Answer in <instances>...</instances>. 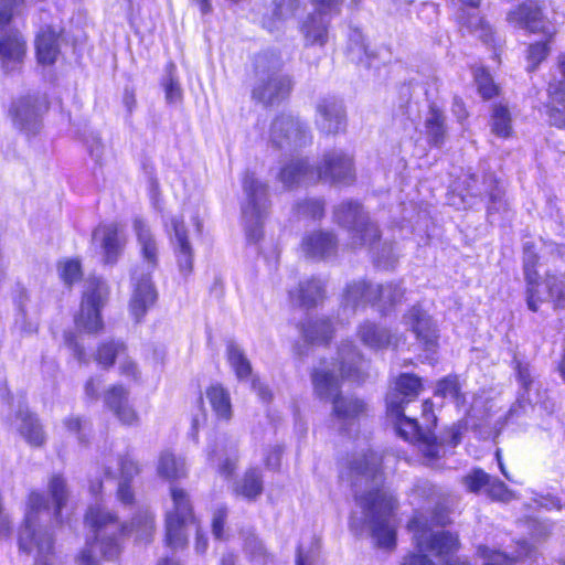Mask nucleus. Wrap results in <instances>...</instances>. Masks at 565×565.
I'll return each mask as SVG.
<instances>
[{"instance_id":"1","label":"nucleus","mask_w":565,"mask_h":565,"mask_svg":"<svg viewBox=\"0 0 565 565\" xmlns=\"http://www.w3.org/2000/svg\"><path fill=\"white\" fill-rule=\"evenodd\" d=\"M381 458L370 451L361 454L349 461L347 471L342 473L354 489L355 500L362 508L364 521L372 529V534L379 546L392 548L395 546V529L390 523L388 515L396 508V499L380 489L382 473Z\"/></svg>"},{"instance_id":"2","label":"nucleus","mask_w":565,"mask_h":565,"mask_svg":"<svg viewBox=\"0 0 565 565\" xmlns=\"http://www.w3.org/2000/svg\"><path fill=\"white\" fill-rule=\"evenodd\" d=\"M364 361L352 342H344L338 350L337 363L331 365L321 362L311 374L313 392L323 401L332 403V416L342 428L366 413V404L354 396H343L340 392V380L360 381L364 377Z\"/></svg>"},{"instance_id":"3","label":"nucleus","mask_w":565,"mask_h":565,"mask_svg":"<svg viewBox=\"0 0 565 565\" xmlns=\"http://www.w3.org/2000/svg\"><path fill=\"white\" fill-rule=\"evenodd\" d=\"M86 523L94 532V542H88L82 551L78 565H99L97 551L106 558H114L120 553V537L135 535L137 541L148 542L154 533V516L148 510L139 511L129 526L119 523L116 515L102 507L92 505L86 515Z\"/></svg>"},{"instance_id":"4","label":"nucleus","mask_w":565,"mask_h":565,"mask_svg":"<svg viewBox=\"0 0 565 565\" xmlns=\"http://www.w3.org/2000/svg\"><path fill=\"white\" fill-rule=\"evenodd\" d=\"M50 509L45 498L39 492L29 497L25 519L19 530L18 543L22 552L35 555L34 565H52L54 541L43 522L50 519Z\"/></svg>"},{"instance_id":"5","label":"nucleus","mask_w":565,"mask_h":565,"mask_svg":"<svg viewBox=\"0 0 565 565\" xmlns=\"http://www.w3.org/2000/svg\"><path fill=\"white\" fill-rule=\"evenodd\" d=\"M132 227L142 260L145 262L146 269L148 270L146 275L140 274V277L137 271L134 274V278L137 282L129 308L136 321H139L157 299V291L150 280L149 274L158 267L159 247L149 225L142 218H135Z\"/></svg>"},{"instance_id":"6","label":"nucleus","mask_w":565,"mask_h":565,"mask_svg":"<svg viewBox=\"0 0 565 565\" xmlns=\"http://www.w3.org/2000/svg\"><path fill=\"white\" fill-rule=\"evenodd\" d=\"M407 529L413 533L415 551L406 554L401 565H435L425 554L430 552L435 556L448 555L459 547L458 537L449 532H435L428 524V519L418 513L409 521Z\"/></svg>"},{"instance_id":"7","label":"nucleus","mask_w":565,"mask_h":565,"mask_svg":"<svg viewBox=\"0 0 565 565\" xmlns=\"http://www.w3.org/2000/svg\"><path fill=\"white\" fill-rule=\"evenodd\" d=\"M281 60L275 54H259L255 61L258 82L253 89L254 99L273 105L284 99L291 89V81L280 73Z\"/></svg>"},{"instance_id":"8","label":"nucleus","mask_w":565,"mask_h":565,"mask_svg":"<svg viewBox=\"0 0 565 565\" xmlns=\"http://www.w3.org/2000/svg\"><path fill=\"white\" fill-rule=\"evenodd\" d=\"M243 190L246 200L242 214L246 235L248 239L257 242L263 235L262 227L269 206L267 185L254 173L246 172L243 179Z\"/></svg>"},{"instance_id":"9","label":"nucleus","mask_w":565,"mask_h":565,"mask_svg":"<svg viewBox=\"0 0 565 565\" xmlns=\"http://www.w3.org/2000/svg\"><path fill=\"white\" fill-rule=\"evenodd\" d=\"M333 217L340 226L349 231L353 248L372 246L380 238L377 226L370 221L358 202L340 203L334 209Z\"/></svg>"},{"instance_id":"10","label":"nucleus","mask_w":565,"mask_h":565,"mask_svg":"<svg viewBox=\"0 0 565 565\" xmlns=\"http://www.w3.org/2000/svg\"><path fill=\"white\" fill-rule=\"evenodd\" d=\"M108 297V288L99 278L89 279L83 295L81 310L75 317L76 328L87 333H97L103 329L100 309Z\"/></svg>"},{"instance_id":"11","label":"nucleus","mask_w":565,"mask_h":565,"mask_svg":"<svg viewBox=\"0 0 565 565\" xmlns=\"http://www.w3.org/2000/svg\"><path fill=\"white\" fill-rule=\"evenodd\" d=\"M173 507L167 512L166 544L172 550L182 548L188 542L185 525L192 521V505L188 493L179 488H171Z\"/></svg>"},{"instance_id":"12","label":"nucleus","mask_w":565,"mask_h":565,"mask_svg":"<svg viewBox=\"0 0 565 565\" xmlns=\"http://www.w3.org/2000/svg\"><path fill=\"white\" fill-rule=\"evenodd\" d=\"M315 170V180L331 183H348L354 179L352 158L341 150L326 152Z\"/></svg>"},{"instance_id":"13","label":"nucleus","mask_w":565,"mask_h":565,"mask_svg":"<svg viewBox=\"0 0 565 565\" xmlns=\"http://www.w3.org/2000/svg\"><path fill=\"white\" fill-rule=\"evenodd\" d=\"M45 109L38 96L24 95L14 99L9 109L13 125L26 134H35L41 127V116Z\"/></svg>"},{"instance_id":"14","label":"nucleus","mask_w":565,"mask_h":565,"mask_svg":"<svg viewBox=\"0 0 565 565\" xmlns=\"http://www.w3.org/2000/svg\"><path fill=\"white\" fill-rule=\"evenodd\" d=\"M423 390L422 379L412 373L399 374L392 383V390L387 394V412L392 416H399L402 409L415 401Z\"/></svg>"},{"instance_id":"15","label":"nucleus","mask_w":565,"mask_h":565,"mask_svg":"<svg viewBox=\"0 0 565 565\" xmlns=\"http://www.w3.org/2000/svg\"><path fill=\"white\" fill-rule=\"evenodd\" d=\"M532 243L527 242L524 245V257H523V271L524 279L526 282L525 296L527 308L536 312L540 306L550 300L545 281L543 285L539 281V274L535 269L537 264V256L534 252Z\"/></svg>"},{"instance_id":"16","label":"nucleus","mask_w":565,"mask_h":565,"mask_svg":"<svg viewBox=\"0 0 565 565\" xmlns=\"http://www.w3.org/2000/svg\"><path fill=\"white\" fill-rule=\"evenodd\" d=\"M270 141L279 149H292L306 142V130L292 116L282 115L271 124Z\"/></svg>"},{"instance_id":"17","label":"nucleus","mask_w":565,"mask_h":565,"mask_svg":"<svg viewBox=\"0 0 565 565\" xmlns=\"http://www.w3.org/2000/svg\"><path fill=\"white\" fill-rule=\"evenodd\" d=\"M507 20L513 26L527 30L532 33L543 32L545 34H552L540 7L533 0H526L516 9L511 10L507 15Z\"/></svg>"},{"instance_id":"18","label":"nucleus","mask_w":565,"mask_h":565,"mask_svg":"<svg viewBox=\"0 0 565 565\" xmlns=\"http://www.w3.org/2000/svg\"><path fill=\"white\" fill-rule=\"evenodd\" d=\"M172 244L179 270L182 275L188 276L193 269V249L188 239L186 228L182 217L173 216L170 220Z\"/></svg>"},{"instance_id":"19","label":"nucleus","mask_w":565,"mask_h":565,"mask_svg":"<svg viewBox=\"0 0 565 565\" xmlns=\"http://www.w3.org/2000/svg\"><path fill=\"white\" fill-rule=\"evenodd\" d=\"M26 53V43L17 30H8L0 36V60L6 72L20 67Z\"/></svg>"},{"instance_id":"20","label":"nucleus","mask_w":565,"mask_h":565,"mask_svg":"<svg viewBox=\"0 0 565 565\" xmlns=\"http://www.w3.org/2000/svg\"><path fill=\"white\" fill-rule=\"evenodd\" d=\"M104 401L117 419L128 426L139 423V416L129 403V392L121 385H114L105 392Z\"/></svg>"},{"instance_id":"21","label":"nucleus","mask_w":565,"mask_h":565,"mask_svg":"<svg viewBox=\"0 0 565 565\" xmlns=\"http://www.w3.org/2000/svg\"><path fill=\"white\" fill-rule=\"evenodd\" d=\"M209 460L217 461V471L225 478H231L236 470L238 456L237 446L226 437H220L209 446Z\"/></svg>"},{"instance_id":"22","label":"nucleus","mask_w":565,"mask_h":565,"mask_svg":"<svg viewBox=\"0 0 565 565\" xmlns=\"http://www.w3.org/2000/svg\"><path fill=\"white\" fill-rule=\"evenodd\" d=\"M405 409H402L399 416H394L397 419V433L405 440L415 443L422 441L424 445L423 452L429 459H436L439 457V447L433 443L431 436L422 431L417 424L416 418L406 416Z\"/></svg>"},{"instance_id":"23","label":"nucleus","mask_w":565,"mask_h":565,"mask_svg":"<svg viewBox=\"0 0 565 565\" xmlns=\"http://www.w3.org/2000/svg\"><path fill=\"white\" fill-rule=\"evenodd\" d=\"M403 321L425 348L428 349L435 345L437 341L435 326L430 317L419 307H412L407 313L404 315Z\"/></svg>"},{"instance_id":"24","label":"nucleus","mask_w":565,"mask_h":565,"mask_svg":"<svg viewBox=\"0 0 565 565\" xmlns=\"http://www.w3.org/2000/svg\"><path fill=\"white\" fill-rule=\"evenodd\" d=\"M558 70L564 79L550 84V122L558 128H565V52L558 56Z\"/></svg>"},{"instance_id":"25","label":"nucleus","mask_w":565,"mask_h":565,"mask_svg":"<svg viewBox=\"0 0 565 565\" xmlns=\"http://www.w3.org/2000/svg\"><path fill=\"white\" fill-rule=\"evenodd\" d=\"M93 241L100 244L108 263L117 260L126 244V238L116 223L96 227L93 232Z\"/></svg>"},{"instance_id":"26","label":"nucleus","mask_w":565,"mask_h":565,"mask_svg":"<svg viewBox=\"0 0 565 565\" xmlns=\"http://www.w3.org/2000/svg\"><path fill=\"white\" fill-rule=\"evenodd\" d=\"M413 497L415 500H426L428 503L436 505L431 521L428 524L431 525H445L448 523V516L444 510L439 509V501L443 493L439 488L434 486L427 480L418 481L413 489Z\"/></svg>"},{"instance_id":"27","label":"nucleus","mask_w":565,"mask_h":565,"mask_svg":"<svg viewBox=\"0 0 565 565\" xmlns=\"http://www.w3.org/2000/svg\"><path fill=\"white\" fill-rule=\"evenodd\" d=\"M329 20L326 15L313 13L309 14L300 25V32L306 45L323 46L329 39Z\"/></svg>"},{"instance_id":"28","label":"nucleus","mask_w":565,"mask_h":565,"mask_svg":"<svg viewBox=\"0 0 565 565\" xmlns=\"http://www.w3.org/2000/svg\"><path fill=\"white\" fill-rule=\"evenodd\" d=\"M320 118L318 125L327 134H337L343 124L344 113L341 103L335 98L323 99L318 105Z\"/></svg>"},{"instance_id":"29","label":"nucleus","mask_w":565,"mask_h":565,"mask_svg":"<svg viewBox=\"0 0 565 565\" xmlns=\"http://www.w3.org/2000/svg\"><path fill=\"white\" fill-rule=\"evenodd\" d=\"M337 242L331 233L315 232L303 238L302 249L308 257L322 259L333 255Z\"/></svg>"},{"instance_id":"30","label":"nucleus","mask_w":565,"mask_h":565,"mask_svg":"<svg viewBox=\"0 0 565 565\" xmlns=\"http://www.w3.org/2000/svg\"><path fill=\"white\" fill-rule=\"evenodd\" d=\"M360 341L370 349L380 350L393 343V334L386 328L365 321L358 328Z\"/></svg>"},{"instance_id":"31","label":"nucleus","mask_w":565,"mask_h":565,"mask_svg":"<svg viewBox=\"0 0 565 565\" xmlns=\"http://www.w3.org/2000/svg\"><path fill=\"white\" fill-rule=\"evenodd\" d=\"M315 173L306 160L296 159L282 167L279 180L286 188H292L307 181H315Z\"/></svg>"},{"instance_id":"32","label":"nucleus","mask_w":565,"mask_h":565,"mask_svg":"<svg viewBox=\"0 0 565 565\" xmlns=\"http://www.w3.org/2000/svg\"><path fill=\"white\" fill-rule=\"evenodd\" d=\"M35 47L39 63L53 64L60 54L57 33L51 28L43 29L36 38Z\"/></svg>"},{"instance_id":"33","label":"nucleus","mask_w":565,"mask_h":565,"mask_svg":"<svg viewBox=\"0 0 565 565\" xmlns=\"http://www.w3.org/2000/svg\"><path fill=\"white\" fill-rule=\"evenodd\" d=\"M263 490V475L257 468L248 469L234 487V493L248 501H255Z\"/></svg>"},{"instance_id":"34","label":"nucleus","mask_w":565,"mask_h":565,"mask_svg":"<svg viewBox=\"0 0 565 565\" xmlns=\"http://www.w3.org/2000/svg\"><path fill=\"white\" fill-rule=\"evenodd\" d=\"M371 294H374L375 298L373 306H376L382 312H386L395 305L402 302L405 289L398 284L390 282L386 285H374Z\"/></svg>"},{"instance_id":"35","label":"nucleus","mask_w":565,"mask_h":565,"mask_svg":"<svg viewBox=\"0 0 565 565\" xmlns=\"http://www.w3.org/2000/svg\"><path fill=\"white\" fill-rule=\"evenodd\" d=\"M290 298L300 307H313L323 298L322 284L317 279L306 280L296 290L290 291Z\"/></svg>"},{"instance_id":"36","label":"nucleus","mask_w":565,"mask_h":565,"mask_svg":"<svg viewBox=\"0 0 565 565\" xmlns=\"http://www.w3.org/2000/svg\"><path fill=\"white\" fill-rule=\"evenodd\" d=\"M157 472L166 480H178L186 476L185 462L171 451H162L158 458Z\"/></svg>"},{"instance_id":"37","label":"nucleus","mask_w":565,"mask_h":565,"mask_svg":"<svg viewBox=\"0 0 565 565\" xmlns=\"http://www.w3.org/2000/svg\"><path fill=\"white\" fill-rule=\"evenodd\" d=\"M17 427L20 434L32 446H41L45 436L38 419L28 412L20 411L17 416Z\"/></svg>"},{"instance_id":"38","label":"nucleus","mask_w":565,"mask_h":565,"mask_svg":"<svg viewBox=\"0 0 565 565\" xmlns=\"http://www.w3.org/2000/svg\"><path fill=\"white\" fill-rule=\"evenodd\" d=\"M300 8V0H274L273 17L266 22L270 32L279 31L280 23L295 15Z\"/></svg>"},{"instance_id":"39","label":"nucleus","mask_w":565,"mask_h":565,"mask_svg":"<svg viewBox=\"0 0 565 565\" xmlns=\"http://www.w3.org/2000/svg\"><path fill=\"white\" fill-rule=\"evenodd\" d=\"M374 285L365 281H359L349 285L344 295L345 306H351L353 309H355L360 305H373L375 301L374 294H371Z\"/></svg>"},{"instance_id":"40","label":"nucleus","mask_w":565,"mask_h":565,"mask_svg":"<svg viewBox=\"0 0 565 565\" xmlns=\"http://www.w3.org/2000/svg\"><path fill=\"white\" fill-rule=\"evenodd\" d=\"M333 331L330 320L324 318L310 320L302 328L303 337L312 343L327 342L331 339Z\"/></svg>"},{"instance_id":"41","label":"nucleus","mask_w":565,"mask_h":565,"mask_svg":"<svg viewBox=\"0 0 565 565\" xmlns=\"http://www.w3.org/2000/svg\"><path fill=\"white\" fill-rule=\"evenodd\" d=\"M425 128L428 141L435 147H440L446 138L444 115L439 110L431 108L426 118Z\"/></svg>"},{"instance_id":"42","label":"nucleus","mask_w":565,"mask_h":565,"mask_svg":"<svg viewBox=\"0 0 565 565\" xmlns=\"http://www.w3.org/2000/svg\"><path fill=\"white\" fill-rule=\"evenodd\" d=\"M227 359L239 380H246L252 376L250 363L238 345L234 343L227 345Z\"/></svg>"},{"instance_id":"43","label":"nucleus","mask_w":565,"mask_h":565,"mask_svg":"<svg viewBox=\"0 0 565 565\" xmlns=\"http://www.w3.org/2000/svg\"><path fill=\"white\" fill-rule=\"evenodd\" d=\"M206 396L211 403L212 408L216 415L221 418H230L231 416V403L227 392L218 386H211L206 391Z\"/></svg>"},{"instance_id":"44","label":"nucleus","mask_w":565,"mask_h":565,"mask_svg":"<svg viewBox=\"0 0 565 565\" xmlns=\"http://www.w3.org/2000/svg\"><path fill=\"white\" fill-rule=\"evenodd\" d=\"M545 286L555 309H565V277L547 274Z\"/></svg>"},{"instance_id":"45","label":"nucleus","mask_w":565,"mask_h":565,"mask_svg":"<svg viewBox=\"0 0 565 565\" xmlns=\"http://www.w3.org/2000/svg\"><path fill=\"white\" fill-rule=\"evenodd\" d=\"M492 132L499 137H509L512 130L511 115L504 105H495L491 117Z\"/></svg>"},{"instance_id":"46","label":"nucleus","mask_w":565,"mask_h":565,"mask_svg":"<svg viewBox=\"0 0 565 565\" xmlns=\"http://www.w3.org/2000/svg\"><path fill=\"white\" fill-rule=\"evenodd\" d=\"M125 345L120 342H109L102 344L96 353L95 360L104 367L113 365L115 358L125 355Z\"/></svg>"},{"instance_id":"47","label":"nucleus","mask_w":565,"mask_h":565,"mask_svg":"<svg viewBox=\"0 0 565 565\" xmlns=\"http://www.w3.org/2000/svg\"><path fill=\"white\" fill-rule=\"evenodd\" d=\"M435 395L444 398H450L457 404L465 401L460 391V385L456 376H447L437 383Z\"/></svg>"},{"instance_id":"48","label":"nucleus","mask_w":565,"mask_h":565,"mask_svg":"<svg viewBox=\"0 0 565 565\" xmlns=\"http://www.w3.org/2000/svg\"><path fill=\"white\" fill-rule=\"evenodd\" d=\"M244 551L253 562L265 564L269 558L265 545L254 533L246 534L244 539Z\"/></svg>"},{"instance_id":"49","label":"nucleus","mask_w":565,"mask_h":565,"mask_svg":"<svg viewBox=\"0 0 565 565\" xmlns=\"http://www.w3.org/2000/svg\"><path fill=\"white\" fill-rule=\"evenodd\" d=\"M49 491L55 504V515L57 516L68 498L65 480L61 476L52 477L49 482Z\"/></svg>"},{"instance_id":"50","label":"nucleus","mask_w":565,"mask_h":565,"mask_svg":"<svg viewBox=\"0 0 565 565\" xmlns=\"http://www.w3.org/2000/svg\"><path fill=\"white\" fill-rule=\"evenodd\" d=\"M58 274L64 284L71 286L82 278V266L77 259H65L58 263Z\"/></svg>"},{"instance_id":"51","label":"nucleus","mask_w":565,"mask_h":565,"mask_svg":"<svg viewBox=\"0 0 565 565\" xmlns=\"http://www.w3.org/2000/svg\"><path fill=\"white\" fill-rule=\"evenodd\" d=\"M491 476L481 469H475L462 478V483L470 492L478 493L481 490L487 492Z\"/></svg>"},{"instance_id":"52","label":"nucleus","mask_w":565,"mask_h":565,"mask_svg":"<svg viewBox=\"0 0 565 565\" xmlns=\"http://www.w3.org/2000/svg\"><path fill=\"white\" fill-rule=\"evenodd\" d=\"M120 481H131L140 472V467L128 454L118 457Z\"/></svg>"},{"instance_id":"53","label":"nucleus","mask_w":565,"mask_h":565,"mask_svg":"<svg viewBox=\"0 0 565 565\" xmlns=\"http://www.w3.org/2000/svg\"><path fill=\"white\" fill-rule=\"evenodd\" d=\"M475 78L478 86V90L483 98L489 99L497 94V86L493 84L490 74L486 70H476Z\"/></svg>"},{"instance_id":"54","label":"nucleus","mask_w":565,"mask_h":565,"mask_svg":"<svg viewBox=\"0 0 565 565\" xmlns=\"http://www.w3.org/2000/svg\"><path fill=\"white\" fill-rule=\"evenodd\" d=\"M550 53L547 42H537L531 44L527 51L529 70L534 71L537 65L544 61Z\"/></svg>"},{"instance_id":"55","label":"nucleus","mask_w":565,"mask_h":565,"mask_svg":"<svg viewBox=\"0 0 565 565\" xmlns=\"http://www.w3.org/2000/svg\"><path fill=\"white\" fill-rule=\"evenodd\" d=\"M492 500L508 502L513 498V493L507 488V486L494 478L490 479V482L486 492Z\"/></svg>"},{"instance_id":"56","label":"nucleus","mask_w":565,"mask_h":565,"mask_svg":"<svg viewBox=\"0 0 565 565\" xmlns=\"http://www.w3.org/2000/svg\"><path fill=\"white\" fill-rule=\"evenodd\" d=\"M1 2L3 8L0 9V28H4L24 6V0H1Z\"/></svg>"},{"instance_id":"57","label":"nucleus","mask_w":565,"mask_h":565,"mask_svg":"<svg viewBox=\"0 0 565 565\" xmlns=\"http://www.w3.org/2000/svg\"><path fill=\"white\" fill-rule=\"evenodd\" d=\"M319 546L317 543L305 548L302 545L298 547L296 565H318Z\"/></svg>"},{"instance_id":"58","label":"nucleus","mask_w":565,"mask_h":565,"mask_svg":"<svg viewBox=\"0 0 565 565\" xmlns=\"http://www.w3.org/2000/svg\"><path fill=\"white\" fill-rule=\"evenodd\" d=\"M323 210V203L320 200H306L297 205V211L300 215L312 218L321 217Z\"/></svg>"},{"instance_id":"59","label":"nucleus","mask_w":565,"mask_h":565,"mask_svg":"<svg viewBox=\"0 0 565 565\" xmlns=\"http://www.w3.org/2000/svg\"><path fill=\"white\" fill-rule=\"evenodd\" d=\"M479 552L484 558L483 565H513V559L500 552L491 551L486 546L480 547Z\"/></svg>"},{"instance_id":"60","label":"nucleus","mask_w":565,"mask_h":565,"mask_svg":"<svg viewBox=\"0 0 565 565\" xmlns=\"http://www.w3.org/2000/svg\"><path fill=\"white\" fill-rule=\"evenodd\" d=\"M227 518V509L217 508L212 518V533L216 540L224 539V525Z\"/></svg>"},{"instance_id":"61","label":"nucleus","mask_w":565,"mask_h":565,"mask_svg":"<svg viewBox=\"0 0 565 565\" xmlns=\"http://www.w3.org/2000/svg\"><path fill=\"white\" fill-rule=\"evenodd\" d=\"M504 191L498 185L493 186L489 193L490 205L488 206V214L491 216L494 212L504 211L507 202L503 200Z\"/></svg>"},{"instance_id":"62","label":"nucleus","mask_w":565,"mask_h":565,"mask_svg":"<svg viewBox=\"0 0 565 565\" xmlns=\"http://www.w3.org/2000/svg\"><path fill=\"white\" fill-rule=\"evenodd\" d=\"M316 7L317 13L322 15L333 14L340 12V7L343 0H311Z\"/></svg>"},{"instance_id":"63","label":"nucleus","mask_w":565,"mask_h":565,"mask_svg":"<svg viewBox=\"0 0 565 565\" xmlns=\"http://www.w3.org/2000/svg\"><path fill=\"white\" fill-rule=\"evenodd\" d=\"M166 99L168 103H178L182 98V89L178 82L170 78L164 86Z\"/></svg>"},{"instance_id":"64","label":"nucleus","mask_w":565,"mask_h":565,"mask_svg":"<svg viewBox=\"0 0 565 565\" xmlns=\"http://www.w3.org/2000/svg\"><path fill=\"white\" fill-rule=\"evenodd\" d=\"M120 374L127 377H131L134 380L138 379V367L134 361H131L128 356H121L119 363Z\"/></svg>"}]
</instances>
